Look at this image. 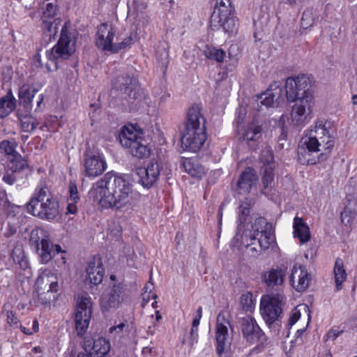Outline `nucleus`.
<instances>
[{
	"label": "nucleus",
	"mask_w": 357,
	"mask_h": 357,
	"mask_svg": "<svg viewBox=\"0 0 357 357\" xmlns=\"http://www.w3.org/2000/svg\"><path fill=\"white\" fill-rule=\"evenodd\" d=\"M89 194L100 207L115 210L132 207L139 197L128 180L112 173L97 181Z\"/></svg>",
	"instance_id": "nucleus-1"
},
{
	"label": "nucleus",
	"mask_w": 357,
	"mask_h": 357,
	"mask_svg": "<svg viewBox=\"0 0 357 357\" xmlns=\"http://www.w3.org/2000/svg\"><path fill=\"white\" fill-rule=\"evenodd\" d=\"M301 143L298 155L303 164L315 165L326 160L335 145L333 123L317 120L308 134L302 137Z\"/></svg>",
	"instance_id": "nucleus-2"
},
{
	"label": "nucleus",
	"mask_w": 357,
	"mask_h": 357,
	"mask_svg": "<svg viewBox=\"0 0 357 357\" xmlns=\"http://www.w3.org/2000/svg\"><path fill=\"white\" fill-rule=\"evenodd\" d=\"M285 91L288 102L294 103L291 109V123L297 127H304L312 118L314 105L310 79L305 75L287 78Z\"/></svg>",
	"instance_id": "nucleus-3"
},
{
	"label": "nucleus",
	"mask_w": 357,
	"mask_h": 357,
	"mask_svg": "<svg viewBox=\"0 0 357 357\" xmlns=\"http://www.w3.org/2000/svg\"><path fill=\"white\" fill-rule=\"evenodd\" d=\"M206 139L204 118L198 106H192L188 112L185 129L181 137L182 147L192 152L198 151Z\"/></svg>",
	"instance_id": "nucleus-4"
},
{
	"label": "nucleus",
	"mask_w": 357,
	"mask_h": 357,
	"mask_svg": "<svg viewBox=\"0 0 357 357\" xmlns=\"http://www.w3.org/2000/svg\"><path fill=\"white\" fill-rule=\"evenodd\" d=\"M27 211L41 220L52 221L59 215V204L52 195L47 185L40 183L35 189L27 204Z\"/></svg>",
	"instance_id": "nucleus-5"
},
{
	"label": "nucleus",
	"mask_w": 357,
	"mask_h": 357,
	"mask_svg": "<svg viewBox=\"0 0 357 357\" xmlns=\"http://www.w3.org/2000/svg\"><path fill=\"white\" fill-rule=\"evenodd\" d=\"M119 142L135 157L144 158L150 155L144 133L136 126H124L119 134Z\"/></svg>",
	"instance_id": "nucleus-6"
},
{
	"label": "nucleus",
	"mask_w": 357,
	"mask_h": 357,
	"mask_svg": "<svg viewBox=\"0 0 357 357\" xmlns=\"http://www.w3.org/2000/svg\"><path fill=\"white\" fill-rule=\"evenodd\" d=\"M70 23L66 22L61 30V36L56 45L46 52V68L52 72L58 69L59 59H67L75 52V43L69 34Z\"/></svg>",
	"instance_id": "nucleus-7"
},
{
	"label": "nucleus",
	"mask_w": 357,
	"mask_h": 357,
	"mask_svg": "<svg viewBox=\"0 0 357 357\" xmlns=\"http://www.w3.org/2000/svg\"><path fill=\"white\" fill-rule=\"evenodd\" d=\"M31 241L36 245V252L40 262L46 264L54 257L55 253H65L60 245H54L45 231L43 230L32 231Z\"/></svg>",
	"instance_id": "nucleus-8"
},
{
	"label": "nucleus",
	"mask_w": 357,
	"mask_h": 357,
	"mask_svg": "<svg viewBox=\"0 0 357 357\" xmlns=\"http://www.w3.org/2000/svg\"><path fill=\"white\" fill-rule=\"evenodd\" d=\"M285 303V296L282 294H271L261 296L260 300V312L266 324L270 327L282 314V306Z\"/></svg>",
	"instance_id": "nucleus-9"
},
{
	"label": "nucleus",
	"mask_w": 357,
	"mask_h": 357,
	"mask_svg": "<svg viewBox=\"0 0 357 357\" xmlns=\"http://www.w3.org/2000/svg\"><path fill=\"white\" fill-rule=\"evenodd\" d=\"M234 8L230 0H220L211 15L212 26L222 27L226 32H233L236 29L237 20L233 14Z\"/></svg>",
	"instance_id": "nucleus-10"
},
{
	"label": "nucleus",
	"mask_w": 357,
	"mask_h": 357,
	"mask_svg": "<svg viewBox=\"0 0 357 357\" xmlns=\"http://www.w3.org/2000/svg\"><path fill=\"white\" fill-rule=\"evenodd\" d=\"M92 302L86 294L79 295L77 300L75 315V328L79 335H83L87 330L91 317Z\"/></svg>",
	"instance_id": "nucleus-11"
},
{
	"label": "nucleus",
	"mask_w": 357,
	"mask_h": 357,
	"mask_svg": "<svg viewBox=\"0 0 357 357\" xmlns=\"http://www.w3.org/2000/svg\"><path fill=\"white\" fill-rule=\"evenodd\" d=\"M84 175L95 178L101 175L107 169V163L103 154L98 151L87 150L83 159Z\"/></svg>",
	"instance_id": "nucleus-12"
},
{
	"label": "nucleus",
	"mask_w": 357,
	"mask_h": 357,
	"mask_svg": "<svg viewBox=\"0 0 357 357\" xmlns=\"http://www.w3.org/2000/svg\"><path fill=\"white\" fill-rule=\"evenodd\" d=\"M116 29L110 23H102L97 27L95 43L98 49L113 54L115 45Z\"/></svg>",
	"instance_id": "nucleus-13"
},
{
	"label": "nucleus",
	"mask_w": 357,
	"mask_h": 357,
	"mask_svg": "<svg viewBox=\"0 0 357 357\" xmlns=\"http://www.w3.org/2000/svg\"><path fill=\"white\" fill-rule=\"evenodd\" d=\"M240 328L243 337L250 344H253L258 342L264 343L265 342L264 333L252 316L247 315L241 318Z\"/></svg>",
	"instance_id": "nucleus-14"
},
{
	"label": "nucleus",
	"mask_w": 357,
	"mask_h": 357,
	"mask_svg": "<svg viewBox=\"0 0 357 357\" xmlns=\"http://www.w3.org/2000/svg\"><path fill=\"white\" fill-rule=\"evenodd\" d=\"M231 324L223 314L220 313L217 317L216 335L217 353L220 357L223 356L224 352L230 348L231 337L229 333V328Z\"/></svg>",
	"instance_id": "nucleus-15"
},
{
	"label": "nucleus",
	"mask_w": 357,
	"mask_h": 357,
	"mask_svg": "<svg viewBox=\"0 0 357 357\" xmlns=\"http://www.w3.org/2000/svg\"><path fill=\"white\" fill-rule=\"evenodd\" d=\"M252 240H258L259 245L262 250L268 249L274 241L271 226L264 218H257L252 226Z\"/></svg>",
	"instance_id": "nucleus-16"
},
{
	"label": "nucleus",
	"mask_w": 357,
	"mask_h": 357,
	"mask_svg": "<svg viewBox=\"0 0 357 357\" xmlns=\"http://www.w3.org/2000/svg\"><path fill=\"white\" fill-rule=\"evenodd\" d=\"M128 294L121 284H114L108 295H102L100 305L104 310L118 307L122 303L128 302Z\"/></svg>",
	"instance_id": "nucleus-17"
},
{
	"label": "nucleus",
	"mask_w": 357,
	"mask_h": 357,
	"mask_svg": "<svg viewBox=\"0 0 357 357\" xmlns=\"http://www.w3.org/2000/svg\"><path fill=\"white\" fill-rule=\"evenodd\" d=\"M161 167L156 161H151L146 167L137 169L139 182L145 188H151L158 180Z\"/></svg>",
	"instance_id": "nucleus-18"
},
{
	"label": "nucleus",
	"mask_w": 357,
	"mask_h": 357,
	"mask_svg": "<svg viewBox=\"0 0 357 357\" xmlns=\"http://www.w3.org/2000/svg\"><path fill=\"white\" fill-rule=\"evenodd\" d=\"M111 349L110 342L102 337L84 342V350L91 357H105Z\"/></svg>",
	"instance_id": "nucleus-19"
},
{
	"label": "nucleus",
	"mask_w": 357,
	"mask_h": 357,
	"mask_svg": "<svg viewBox=\"0 0 357 357\" xmlns=\"http://www.w3.org/2000/svg\"><path fill=\"white\" fill-rule=\"evenodd\" d=\"M311 278L304 266L301 265H294L290 276V282L291 285L298 291H304L306 290L310 282Z\"/></svg>",
	"instance_id": "nucleus-20"
},
{
	"label": "nucleus",
	"mask_w": 357,
	"mask_h": 357,
	"mask_svg": "<svg viewBox=\"0 0 357 357\" xmlns=\"http://www.w3.org/2000/svg\"><path fill=\"white\" fill-rule=\"evenodd\" d=\"M86 280L94 285L102 282L105 275V269L101 259L94 257L91 260L86 268Z\"/></svg>",
	"instance_id": "nucleus-21"
},
{
	"label": "nucleus",
	"mask_w": 357,
	"mask_h": 357,
	"mask_svg": "<svg viewBox=\"0 0 357 357\" xmlns=\"http://www.w3.org/2000/svg\"><path fill=\"white\" fill-rule=\"evenodd\" d=\"M113 87L130 98H136L137 82L128 75H120L113 81Z\"/></svg>",
	"instance_id": "nucleus-22"
},
{
	"label": "nucleus",
	"mask_w": 357,
	"mask_h": 357,
	"mask_svg": "<svg viewBox=\"0 0 357 357\" xmlns=\"http://www.w3.org/2000/svg\"><path fill=\"white\" fill-rule=\"evenodd\" d=\"M285 271L281 268H271L264 272L261 276L262 281L271 289H279L282 286Z\"/></svg>",
	"instance_id": "nucleus-23"
},
{
	"label": "nucleus",
	"mask_w": 357,
	"mask_h": 357,
	"mask_svg": "<svg viewBox=\"0 0 357 357\" xmlns=\"http://www.w3.org/2000/svg\"><path fill=\"white\" fill-rule=\"evenodd\" d=\"M257 180V178L255 170L250 167L246 168L241 174L237 183L240 193H248Z\"/></svg>",
	"instance_id": "nucleus-24"
},
{
	"label": "nucleus",
	"mask_w": 357,
	"mask_h": 357,
	"mask_svg": "<svg viewBox=\"0 0 357 357\" xmlns=\"http://www.w3.org/2000/svg\"><path fill=\"white\" fill-rule=\"evenodd\" d=\"M294 236L298 238L301 243L309 241L310 238V228L301 218L296 216L294 219Z\"/></svg>",
	"instance_id": "nucleus-25"
},
{
	"label": "nucleus",
	"mask_w": 357,
	"mask_h": 357,
	"mask_svg": "<svg viewBox=\"0 0 357 357\" xmlns=\"http://www.w3.org/2000/svg\"><path fill=\"white\" fill-rule=\"evenodd\" d=\"M333 274L336 290L340 291L342 288V283L347 280V274L344 268V261L340 257L335 259Z\"/></svg>",
	"instance_id": "nucleus-26"
},
{
	"label": "nucleus",
	"mask_w": 357,
	"mask_h": 357,
	"mask_svg": "<svg viewBox=\"0 0 357 357\" xmlns=\"http://www.w3.org/2000/svg\"><path fill=\"white\" fill-rule=\"evenodd\" d=\"M16 100L11 90L7 94L0 98V118L8 116L15 108Z\"/></svg>",
	"instance_id": "nucleus-27"
},
{
	"label": "nucleus",
	"mask_w": 357,
	"mask_h": 357,
	"mask_svg": "<svg viewBox=\"0 0 357 357\" xmlns=\"http://www.w3.org/2000/svg\"><path fill=\"white\" fill-rule=\"evenodd\" d=\"M182 165L185 172L192 176L201 178L204 174V167L192 158L183 159Z\"/></svg>",
	"instance_id": "nucleus-28"
},
{
	"label": "nucleus",
	"mask_w": 357,
	"mask_h": 357,
	"mask_svg": "<svg viewBox=\"0 0 357 357\" xmlns=\"http://www.w3.org/2000/svg\"><path fill=\"white\" fill-rule=\"evenodd\" d=\"M27 166V162L20 154H15L11 158H7L6 168L12 172H19Z\"/></svg>",
	"instance_id": "nucleus-29"
},
{
	"label": "nucleus",
	"mask_w": 357,
	"mask_h": 357,
	"mask_svg": "<svg viewBox=\"0 0 357 357\" xmlns=\"http://www.w3.org/2000/svg\"><path fill=\"white\" fill-rule=\"evenodd\" d=\"M36 285L38 291L47 289L48 294L49 292L56 291L58 284L56 281L50 280L49 275L43 273L36 279Z\"/></svg>",
	"instance_id": "nucleus-30"
},
{
	"label": "nucleus",
	"mask_w": 357,
	"mask_h": 357,
	"mask_svg": "<svg viewBox=\"0 0 357 357\" xmlns=\"http://www.w3.org/2000/svg\"><path fill=\"white\" fill-rule=\"evenodd\" d=\"M275 168L271 167H266L262 169V184L263 189L262 192L267 194L273 186L274 183V173L273 170Z\"/></svg>",
	"instance_id": "nucleus-31"
},
{
	"label": "nucleus",
	"mask_w": 357,
	"mask_h": 357,
	"mask_svg": "<svg viewBox=\"0 0 357 357\" xmlns=\"http://www.w3.org/2000/svg\"><path fill=\"white\" fill-rule=\"evenodd\" d=\"M38 90L35 88L31 87L29 85H22L18 93L20 100L27 105H31L34 98L35 93H37Z\"/></svg>",
	"instance_id": "nucleus-32"
},
{
	"label": "nucleus",
	"mask_w": 357,
	"mask_h": 357,
	"mask_svg": "<svg viewBox=\"0 0 357 357\" xmlns=\"http://www.w3.org/2000/svg\"><path fill=\"white\" fill-rule=\"evenodd\" d=\"M204 54L208 59L215 60L219 63L223 62L225 57V52L222 50L208 45L205 47Z\"/></svg>",
	"instance_id": "nucleus-33"
},
{
	"label": "nucleus",
	"mask_w": 357,
	"mask_h": 357,
	"mask_svg": "<svg viewBox=\"0 0 357 357\" xmlns=\"http://www.w3.org/2000/svg\"><path fill=\"white\" fill-rule=\"evenodd\" d=\"M43 30L47 34L50 39L54 38L58 29V25L60 24L59 19H54L53 22L51 20H42Z\"/></svg>",
	"instance_id": "nucleus-34"
},
{
	"label": "nucleus",
	"mask_w": 357,
	"mask_h": 357,
	"mask_svg": "<svg viewBox=\"0 0 357 357\" xmlns=\"http://www.w3.org/2000/svg\"><path fill=\"white\" fill-rule=\"evenodd\" d=\"M261 128L257 126L255 123L248 125V128L244 134V139L248 142L255 141L261 136Z\"/></svg>",
	"instance_id": "nucleus-35"
},
{
	"label": "nucleus",
	"mask_w": 357,
	"mask_h": 357,
	"mask_svg": "<svg viewBox=\"0 0 357 357\" xmlns=\"http://www.w3.org/2000/svg\"><path fill=\"white\" fill-rule=\"evenodd\" d=\"M357 214V211L355 210L351 204H349L345 206L344 211L341 213V220L345 225H349L352 223L354 219Z\"/></svg>",
	"instance_id": "nucleus-36"
},
{
	"label": "nucleus",
	"mask_w": 357,
	"mask_h": 357,
	"mask_svg": "<svg viewBox=\"0 0 357 357\" xmlns=\"http://www.w3.org/2000/svg\"><path fill=\"white\" fill-rule=\"evenodd\" d=\"M16 147L17 144L14 141L3 140L0 143V150L3 151L8 158L18 154L16 151Z\"/></svg>",
	"instance_id": "nucleus-37"
},
{
	"label": "nucleus",
	"mask_w": 357,
	"mask_h": 357,
	"mask_svg": "<svg viewBox=\"0 0 357 357\" xmlns=\"http://www.w3.org/2000/svg\"><path fill=\"white\" fill-rule=\"evenodd\" d=\"M38 125L37 120L33 116H24L21 119V128L25 132L33 131Z\"/></svg>",
	"instance_id": "nucleus-38"
},
{
	"label": "nucleus",
	"mask_w": 357,
	"mask_h": 357,
	"mask_svg": "<svg viewBox=\"0 0 357 357\" xmlns=\"http://www.w3.org/2000/svg\"><path fill=\"white\" fill-rule=\"evenodd\" d=\"M240 303L245 312L251 313L254 311L255 304L251 294L247 293L243 294L240 298Z\"/></svg>",
	"instance_id": "nucleus-39"
},
{
	"label": "nucleus",
	"mask_w": 357,
	"mask_h": 357,
	"mask_svg": "<svg viewBox=\"0 0 357 357\" xmlns=\"http://www.w3.org/2000/svg\"><path fill=\"white\" fill-rule=\"evenodd\" d=\"M261 161L263 163L262 169L266 167H271L275 168L274 157L272 151L266 148L261 151Z\"/></svg>",
	"instance_id": "nucleus-40"
},
{
	"label": "nucleus",
	"mask_w": 357,
	"mask_h": 357,
	"mask_svg": "<svg viewBox=\"0 0 357 357\" xmlns=\"http://www.w3.org/2000/svg\"><path fill=\"white\" fill-rule=\"evenodd\" d=\"M42 20H51L53 19L56 13V6L52 3H47L43 8Z\"/></svg>",
	"instance_id": "nucleus-41"
},
{
	"label": "nucleus",
	"mask_w": 357,
	"mask_h": 357,
	"mask_svg": "<svg viewBox=\"0 0 357 357\" xmlns=\"http://www.w3.org/2000/svg\"><path fill=\"white\" fill-rule=\"evenodd\" d=\"M249 213H250L249 204L246 202L242 203L238 206V221H239L240 225L243 224L246 221Z\"/></svg>",
	"instance_id": "nucleus-42"
},
{
	"label": "nucleus",
	"mask_w": 357,
	"mask_h": 357,
	"mask_svg": "<svg viewBox=\"0 0 357 357\" xmlns=\"http://www.w3.org/2000/svg\"><path fill=\"white\" fill-rule=\"evenodd\" d=\"M275 100H277L275 94L273 91H268L261 96V105L269 107L273 106Z\"/></svg>",
	"instance_id": "nucleus-43"
},
{
	"label": "nucleus",
	"mask_w": 357,
	"mask_h": 357,
	"mask_svg": "<svg viewBox=\"0 0 357 357\" xmlns=\"http://www.w3.org/2000/svg\"><path fill=\"white\" fill-rule=\"evenodd\" d=\"M132 43V36L126 37V38H123L121 42H118L117 38H116L113 54H116L121 50H123V49L130 47Z\"/></svg>",
	"instance_id": "nucleus-44"
},
{
	"label": "nucleus",
	"mask_w": 357,
	"mask_h": 357,
	"mask_svg": "<svg viewBox=\"0 0 357 357\" xmlns=\"http://www.w3.org/2000/svg\"><path fill=\"white\" fill-rule=\"evenodd\" d=\"M153 284L152 283H148L145 285L143 289V302H148L151 298H155L157 297L156 294L151 292V289L153 288Z\"/></svg>",
	"instance_id": "nucleus-45"
},
{
	"label": "nucleus",
	"mask_w": 357,
	"mask_h": 357,
	"mask_svg": "<svg viewBox=\"0 0 357 357\" xmlns=\"http://www.w3.org/2000/svg\"><path fill=\"white\" fill-rule=\"evenodd\" d=\"M70 197L68 200L73 202H79V197L78 195L77 188L75 182H70L69 184Z\"/></svg>",
	"instance_id": "nucleus-46"
},
{
	"label": "nucleus",
	"mask_w": 357,
	"mask_h": 357,
	"mask_svg": "<svg viewBox=\"0 0 357 357\" xmlns=\"http://www.w3.org/2000/svg\"><path fill=\"white\" fill-rule=\"evenodd\" d=\"M6 322L10 326H17L20 320L13 311H6Z\"/></svg>",
	"instance_id": "nucleus-47"
},
{
	"label": "nucleus",
	"mask_w": 357,
	"mask_h": 357,
	"mask_svg": "<svg viewBox=\"0 0 357 357\" xmlns=\"http://www.w3.org/2000/svg\"><path fill=\"white\" fill-rule=\"evenodd\" d=\"M301 21H302V26L303 27L307 28V27L311 26L312 21H313V20L312 18L311 11H310V10L304 11L303 13V15H302Z\"/></svg>",
	"instance_id": "nucleus-48"
},
{
	"label": "nucleus",
	"mask_w": 357,
	"mask_h": 357,
	"mask_svg": "<svg viewBox=\"0 0 357 357\" xmlns=\"http://www.w3.org/2000/svg\"><path fill=\"white\" fill-rule=\"evenodd\" d=\"M20 329L24 334L32 335L33 333L37 332L39 329L38 321H37V319H35L33 321V325L31 328H26V327L21 325Z\"/></svg>",
	"instance_id": "nucleus-49"
},
{
	"label": "nucleus",
	"mask_w": 357,
	"mask_h": 357,
	"mask_svg": "<svg viewBox=\"0 0 357 357\" xmlns=\"http://www.w3.org/2000/svg\"><path fill=\"white\" fill-rule=\"evenodd\" d=\"M301 317V312L298 309V306L295 307L291 313L290 317L289 319L288 324L290 326H292Z\"/></svg>",
	"instance_id": "nucleus-50"
},
{
	"label": "nucleus",
	"mask_w": 357,
	"mask_h": 357,
	"mask_svg": "<svg viewBox=\"0 0 357 357\" xmlns=\"http://www.w3.org/2000/svg\"><path fill=\"white\" fill-rule=\"evenodd\" d=\"M14 173L15 172H9V170L7 169L2 177L3 181L10 185H13L16 181V177Z\"/></svg>",
	"instance_id": "nucleus-51"
},
{
	"label": "nucleus",
	"mask_w": 357,
	"mask_h": 357,
	"mask_svg": "<svg viewBox=\"0 0 357 357\" xmlns=\"http://www.w3.org/2000/svg\"><path fill=\"white\" fill-rule=\"evenodd\" d=\"M342 331L337 329L331 328L326 335L325 337L326 340H335L341 333Z\"/></svg>",
	"instance_id": "nucleus-52"
},
{
	"label": "nucleus",
	"mask_w": 357,
	"mask_h": 357,
	"mask_svg": "<svg viewBox=\"0 0 357 357\" xmlns=\"http://www.w3.org/2000/svg\"><path fill=\"white\" fill-rule=\"evenodd\" d=\"M68 206H67V213L68 214H75L77 212V203L78 202H73L70 200H67Z\"/></svg>",
	"instance_id": "nucleus-53"
},
{
	"label": "nucleus",
	"mask_w": 357,
	"mask_h": 357,
	"mask_svg": "<svg viewBox=\"0 0 357 357\" xmlns=\"http://www.w3.org/2000/svg\"><path fill=\"white\" fill-rule=\"evenodd\" d=\"M50 292H49L47 294V292H43V293H40L38 294V298L43 305H47L50 303L51 296L50 295Z\"/></svg>",
	"instance_id": "nucleus-54"
},
{
	"label": "nucleus",
	"mask_w": 357,
	"mask_h": 357,
	"mask_svg": "<svg viewBox=\"0 0 357 357\" xmlns=\"http://www.w3.org/2000/svg\"><path fill=\"white\" fill-rule=\"evenodd\" d=\"M126 326L125 324L121 323L118 324L117 326H112L109 328L110 333L116 332L117 333H119L123 331V328Z\"/></svg>",
	"instance_id": "nucleus-55"
},
{
	"label": "nucleus",
	"mask_w": 357,
	"mask_h": 357,
	"mask_svg": "<svg viewBox=\"0 0 357 357\" xmlns=\"http://www.w3.org/2000/svg\"><path fill=\"white\" fill-rule=\"evenodd\" d=\"M197 336H198L197 328L192 327V329L190 331V338H191L192 344L195 342H197Z\"/></svg>",
	"instance_id": "nucleus-56"
},
{
	"label": "nucleus",
	"mask_w": 357,
	"mask_h": 357,
	"mask_svg": "<svg viewBox=\"0 0 357 357\" xmlns=\"http://www.w3.org/2000/svg\"><path fill=\"white\" fill-rule=\"evenodd\" d=\"M201 319H198L197 317H195L192 321V327L197 328L198 326L199 325Z\"/></svg>",
	"instance_id": "nucleus-57"
},
{
	"label": "nucleus",
	"mask_w": 357,
	"mask_h": 357,
	"mask_svg": "<svg viewBox=\"0 0 357 357\" xmlns=\"http://www.w3.org/2000/svg\"><path fill=\"white\" fill-rule=\"evenodd\" d=\"M202 317V307H199L197 310V315L195 317H197L198 319H201Z\"/></svg>",
	"instance_id": "nucleus-58"
},
{
	"label": "nucleus",
	"mask_w": 357,
	"mask_h": 357,
	"mask_svg": "<svg viewBox=\"0 0 357 357\" xmlns=\"http://www.w3.org/2000/svg\"><path fill=\"white\" fill-rule=\"evenodd\" d=\"M18 263L21 266L26 267L27 265L26 260L24 259L23 257L22 258L21 261H18Z\"/></svg>",
	"instance_id": "nucleus-59"
},
{
	"label": "nucleus",
	"mask_w": 357,
	"mask_h": 357,
	"mask_svg": "<svg viewBox=\"0 0 357 357\" xmlns=\"http://www.w3.org/2000/svg\"><path fill=\"white\" fill-rule=\"evenodd\" d=\"M77 357H91L88 353H79L77 355Z\"/></svg>",
	"instance_id": "nucleus-60"
},
{
	"label": "nucleus",
	"mask_w": 357,
	"mask_h": 357,
	"mask_svg": "<svg viewBox=\"0 0 357 357\" xmlns=\"http://www.w3.org/2000/svg\"><path fill=\"white\" fill-rule=\"evenodd\" d=\"M351 100L354 105H357V94L352 96Z\"/></svg>",
	"instance_id": "nucleus-61"
},
{
	"label": "nucleus",
	"mask_w": 357,
	"mask_h": 357,
	"mask_svg": "<svg viewBox=\"0 0 357 357\" xmlns=\"http://www.w3.org/2000/svg\"><path fill=\"white\" fill-rule=\"evenodd\" d=\"M43 100V94H40V98H39V100L37 102L38 107H40V105L42 103Z\"/></svg>",
	"instance_id": "nucleus-62"
},
{
	"label": "nucleus",
	"mask_w": 357,
	"mask_h": 357,
	"mask_svg": "<svg viewBox=\"0 0 357 357\" xmlns=\"http://www.w3.org/2000/svg\"><path fill=\"white\" fill-rule=\"evenodd\" d=\"M28 138H29V135L26 134V135L23 134L21 135V139L24 142H25L28 139Z\"/></svg>",
	"instance_id": "nucleus-63"
},
{
	"label": "nucleus",
	"mask_w": 357,
	"mask_h": 357,
	"mask_svg": "<svg viewBox=\"0 0 357 357\" xmlns=\"http://www.w3.org/2000/svg\"><path fill=\"white\" fill-rule=\"evenodd\" d=\"M36 59H37V61L39 63L40 66L42 67L43 64H42V62H41L40 56L39 54L36 55Z\"/></svg>",
	"instance_id": "nucleus-64"
}]
</instances>
